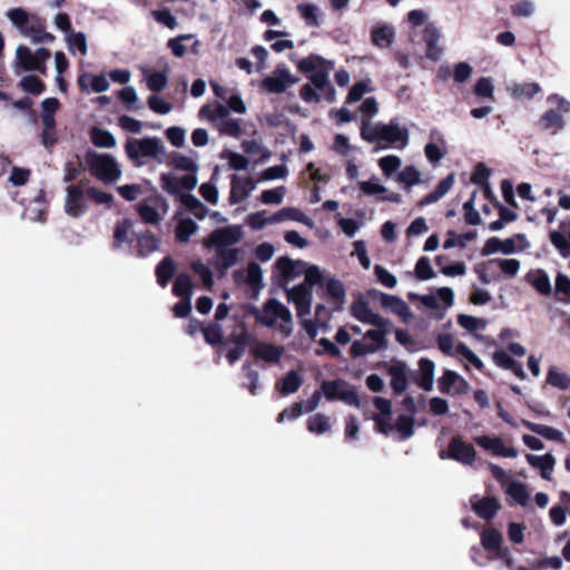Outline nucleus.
<instances>
[{"label":"nucleus","instance_id":"obj_1","mask_svg":"<svg viewBox=\"0 0 570 570\" xmlns=\"http://www.w3.org/2000/svg\"><path fill=\"white\" fill-rule=\"evenodd\" d=\"M244 232L239 225L217 228L204 240L205 247L215 252V266L223 273L234 266L240 256V249L234 247L242 240Z\"/></svg>","mask_w":570,"mask_h":570},{"label":"nucleus","instance_id":"obj_2","mask_svg":"<svg viewBox=\"0 0 570 570\" xmlns=\"http://www.w3.org/2000/svg\"><path fill=\"white\" fill-rule=\"evenodd\" d=\"M361 137L368 142L377 144V149L403 150L409 146L410 130L397 118L389 122L364 121L361 127Z\"/></svg>","mask_w":570,"mask_h":570},{"label":"nucleus","instance_id":"obj_3","mask_svg":"<svg viewBox=\"0 0 570 570\" xmlns=\"http://www.w3.org/2000/svg\"><path fill=\"white\" fill-rule=\"evenodd\" d=\"M255 318L262 325L274 328L284 338L289 337L294 332V317L291 309L276 298L267 299L259 309H256Z\"/></svg>","mask_w":570,"mask_h":570},{"label":"nucleus","instance_id":"obj_4","mask_svg":"<svg viewBox=\"0 0 570 570\" xmlns=\"http://www.w3.org/2000/svg\"><path fill=\"white\" fill-rule=\"evenodd\" d=\"M373 328L366 331L362 338L356 340L351 345V354L354 357H361L368 354H374L386 347V336L391 331L390 325H372Z\"/></svg>","mask_w":570,"mask_h":570},{"label":"nucleus","instance_id":"obj_5","mask_svg":"<svg viewBox=\"0 0 570 570\" xmlns=\"http://www.w3.org/2000/svg\"><path fill=\"white\" fill-rule=\"evenodd\" d=\"M87 164L91 173L106 184L115 183L121 176L119 164L108 154L90 153L87 156Z\"/></svg>","mask_w":570,"mask_h":570},{"label":"nucleus","instance_id":"obj_6","mask_svg":"<svg viewBox=\"0 0 570 570\" xmlns=\"http://www.w3.org/2000/svg\"><path fill=\"white\" fill-rule=\"evenodd\" d=\"M50 59L49 50L39 48L32 52L26 46H18L16 49L14 71L20 73L21 71H39L40 73L46 72V62Z\"/></svg>","mask_w":570,"mask_h":570},{"label":"nucleus","instance_id":"obj_7","mask_svg":"<svg viewBox=\"0 0 570 570\" xmlns=\"http://www.w3.org/2000/svg\"><path fill=\"white\" fill-rule=\"evenodd\" d=\"M321 390L324 396L331 402L342 401L343 403L351 406H361L360 397L357 395L356 390L345 381H324L321 384Z\"/></svg>","mask_w":570,"mask_h":570},{"label":"nucleus","instance_id":"obj_8","mask_svg":"<svg viewBox=\"0 0 570 570\" xmlns=\"http://www.w3.org/2000/svg\"><path fill=\"white\" fill-rule=\"evenodd\" d=\"M115 247L122 250H130L134 245L138 247V255L141 253L142 238L134 227V222L124 219L116 225L114 232Z\"/></svg>","mask_w":570,"mask_h":570},{"label":"nucleus","instance_id":"obj_9","mask_svg":"<svg viewBox=\"0 0 570 570\" xmlns=\"http://www.w3.org/2000/svg\"><path fill=\"white\" fill-rule=\"evenodd\" d=\"M297 82L289 69L285 66H277L275 70L262 81V87L269 94H282Z\"/></svg>","mask_w":570,"mask_h":570},{"label":"nucleus","instance_id":"obj_10","mask_svg":"<svg viewBox=\"0 0 570 570\" xmlns=\"http://www.w3.org/2000/svg\"><path fill=\"white\" fill-rule=\"evenodd\" d=\"M285 292L287 301L294 305L299 318L309 315L313 302V292L307 284L301 283L286 288Z\"/></svg>","mask_w":570,"mask_h":570},{"label":"nucleus","instance_id":"obj_11","mask_svg":"<svg viewBox=\"0 0 570 570\" xmlns=\"http://www.w3.org/2000/svg\"><path fill=\"white\" fill-rule=\"evenodd\" d=\"M441 459H451L464 465H472L476 458L473 445L464 442L460 436L453 438L446 452L440 454Z\"/></svg>","mask_w":570,"mask_h":570},{"label":"nucleus","instance_id":"obj_12","mask_svg":"<svg viewBox=\"0 0 570 570\" xmlns=\"http://www.w3.org/2000/svg\"><path fill=\"white\" fill-rule=\"evenodd\" d=\"M67 194L65 198V213L72 217L79 218L83 216L88 208V202L86 199V195L83 190L79 186L70 185L67 187Z\"/></svg>","mask_w":570,"mask_h":570},{"label":"nucleus","instance_id":"obj_13","mask_svg":"<svg viewBox=\"0 0 570 570\" xmlns=\"http://www.w3.org/2000/svg\"><path fill=\"white\" fill-rule=\"evenodd\" d=\"M197 175L195 173H186L183 176L174 174H163L160 177L161 187L171 195H178L183 190H193L197 185Z\"/></svg>","mask_w":570,"mask_h":570},{"label":"nucleus","instance_id":"obj_14","mask_svg":"<svg viewBox=\"0 0 570 570\" xmlns=\"http://www.w3.org/2000/svg\"><path fill=\"white\" fill-rule=\"evenodd\" d=\"M350 314L363 324L368 325H390V321L375 313L367 301L358 298L350 306Z\"/></svg>","mask_w":570,"mask_h":570},{"label":"nucleus","instance_id":"obj_15","mask_svg":"<svg viewBox=\"0 0 570 570\" xmlns=\"http://www.w3.org/2000/svg\"><path fill=\"white\" fill-rule=\"evenodd\" d=\"M438 386L444 394H465L470 385L466 380L452 370H445L439 379Z\"/></svg>","mask_w":570,"mask_h":570},{"label":"nucleus","instance_id":"obj_16","mask_svg":"<svg viewBox=\"0 0 570 570\" xmlns=\"http://www.w3.org/2000/svg\"><path fill=\"white\" fill-rule=\"evenodd\" d=\"M306 262L302 259H292L289 257H278L275 268L284 283H289L304 274Z\"/></svg>","mask_w":570,"mask_h":570},{"label":"nucleus","instance_id":"obj_17","mask_svg":"<svg viewBox=\"0 0 570 570\" xmlns=\"http://www.w3.org/2000/svg\"><path fill=\"white\" fill-rule=\"evenodd\" d=\"M474 442L482 449L491 452L495 456L517 458L518 451L504 444L499 436L479 435L474 438Z\"/></svg>","mask_w":570,"mask_h":570},{"label":"nucleus","instance_id":"obj_18","mask_svg":"<svg viewBox=\"0 0 570 570\" xmlns=\"http://www.w3.org/2000/svg\"><path fill=\"white\" fill-rule=\"evenodd\" d=\"M380 303L383 308L395 314L405 323L413 318L410 306L399 296L381 293Z\"/></svg>","mask_w":570,"mask_h":570},{"label":"nucleus","instance_id":"obj_19","mask_svg":"<svg viewBox=\"0 0 570 570\" xmlns=\"http://www.w3.org/2000/svg\"><path fill=\"white\" fill-rule=\"evenodd\" d=\"M441 31L433 23H425L423 30V41L426 45V57L432 61H438L443 55V47L440 46Z\"/></svg>","mask_w":570,"mask_h":570},{"label":"nucleus","instance_id":"obj_20","mask_svg":"<svg viewBox=\"0 0 570 570\" xmlns=\"http://www.w3.org/2000/svg\"><path fill=\"white\" fill-rule=\"evenodd\" d=\"M424 154L431 164H438L445 156V138L436 128L430 131V141L424 147Z\"/></svg>","mask_w":570,"mask_h":570},{"label":"nucleus","instance_id":"obj_21","mask_svg":"<svg viewBox=\"0 0 570 570\" xmlns=\"http://www.w3.org/2000/svg\"><path fill=\"white\" fill-rule=\"evenodd\" d=\"M391 387L396 394L403 393L409 385V367L402 361H392L387 366Z\"/></svg>","mask_w":570,"mask_h":570},{"label":"nucleus","instance_id":"obj_22","mask_svg":"<svg viewBox=\"0 0 570 570\" xmlns=\"http://www.w3.org/2000/svg\"><path fill=\"white\" fill-rule=\"evenodd\" d=\"M169 205L161 196L145 202V224H158L168 213Z\"/></svg>","mask_w":570,"mask_h":570},{"label":"nucleus","instance_id":"obj_23","mask_svg":"<svg viewBox=\"0 0 570 570\" xmlns=\"http://www.w3.org/2000/svg\"><path fill=\"white\" fill-rule=\"evenodd\" d=\"M230 340L234 346L228 350L226 357L230 364H234L242 357L249 342V335L242 323H239L237 328L232 333Z\"/></svg>","mask_w":570,"mask_h":570},{"label":"nucleus","instance_id":"obj_24","mask_svg":"<svg viewBox=\"0 0 570 570\" xmlns=\"http://www.w3.org/2000/svg\"><path fill=\"white\" fill-rule=\"evenodd\" d=\"M234 278L239 285L247 284L253 289H258L262 287L263 271L258 264L250 263L246 268L236 271Z\"/></svg>","mask_w":570,"mask_h":570},{"label":"nucleus","instance_id":"obj_25","mask_svg":"<svg viewBox=\"0 0 570 570\" xmlns=\"http://www.w3.org/2000/svg\"><path fill=\"white\" fill-rule=\"evenodd\" d=\"M420 301L425 307L431 309H438L440 307V302L449 308L453 305L454 293L450 287H440L435 293L420 296Z\"/></svg>","mask_w":570,"mask_h":570},{"label":"nucleus","instance_id":"obj_26","mask_svg":"<svg viewBox=\"0 0 570 570\" xmlns=\"http://www.w3.org/2000/svg\"><path fill=\"white\" fill-rule=\"evenodd\" d=\"M255 187V183L250 178L234 175L232 178L230 202L233 204L243 202Z\"/></svg>","mask_w":570,"mask_h":570},{"label":"nucleus","instance_id":"obj_27","mask_svg":"<svg viewBox=\"0 0 570 570\" xmlns=\"http://www.w3.org/2000/svg\"><path fill=\"white\" fill-rule=\"evenodd\" d=\"M497 243L498 247L491 248L492 250H499L502 254L509 255L517 252H522L527 249L530 244L527 240L524 235H517L511 238H507L504 240H500L498 238H490L489 245Z\"/></svg>","mask_w":570,"mask_h":570},{"label":"nucleus","instance_id":"obj_28","mask_svg":"<svg viewBox=\"0 0 570 570\" xmlns=\"http://www.w3.org/2000/svg\"><path fill=\"white\" fill-rule=\"evenodd\" d=\"M286 220H294L309 228H314L315 224L305 213L295 207H285L272 215V222L275 224L283 223Z\"/></svg>","mask_w":570,"mask_h":570},{"label":"nucleus","instance_id":"obj_29","mask_svg":"<svg viewBox=\"0 0 570 570\" xmlns=\"http://www.w3.org/2000/svg\"><path fill=\"white\" fill-rule=\"evenodd\" d=\"M252 353L256 358L264 362L278 363L284 353V348L274 344L257 342L255 343Z\"/></svg>","mask_w":570,"mask_h":570},{"label":"nucleus","instance_id":"obj_30","mask_svg":"<svg viewBox=\"0 0 570 570\" xmlns=\"http://www.w3.org/2000/svg\"><path fill=\"white\" fill-rule=\"evenodd\" d=\"M562 230L550 233V242L563 257H570V222L561 225Z\"/></svg>","mask_w":570,"mask_h":570},{"label":"nucleus","instance_id":"obj_31","mask_svg":"<svg viewBox=\"0 0 570 570\" xmlns=\"http://www.w3.org/2000/svg\"><path fill=\"white\" fill-rule=\"evenodd\" d=\"M471 504L476 514L483 519H491L500 509L499 501L492 497L479 498L475 495L471 499Z\"/></svg>","mask_w":570,"mask_h":570},{"label":"nucleus","instance_id":"obj_32","mask_svg":"<svg viewBox=\"0 0 570 570\" xmlns=\"http://www.w3.org/2000/svg\"><path fill=\"white\" fill-rule=\"evenodd\" d=\"M507 91L517 100L532 99L541 91V86L538 82H511Z\"/></svg>","mask_w":570,"mask_h":570},{"label":"nucleus","instance_id":"obj_33","mask_svg":"<svg viewBox=\"0 0 570 570\" xmlns=\"http://www.w3.org/2000/svg\"><path fill=\"white\" fill-rule=\"evenodd\" d=\"M297 11L308 27L317 28L322 24L323 13L318 6L303 2L297 6Z\"/></svg>","mask_w":570,"mask_h":570},{"label":"nucleus","instance_id":"obj_34","mask_svg":"<svg viewBox=\"0 0 570 570\" xmlns=\"http://www.w3.org/2000/svg\"><path fill=\"white\" fill-rule=\"evenodd\" d=\"M505 493L511 504L527 507L530 503V493L527 485L521 482L511 481L508 483Z\"/></svg>","mask_w":570,"mask_h":570},{"label":"nucleus","instance_id":"obj_35","mask_svg":"<svg viewBox=\"0 0 570 570\" xmlns=\"http://www.w3.org/2000/svg\"><path fill=\"white\" fill-rule=\"evenodd\" d=\"M525 281L532 285L540 294L550 295L552 292L549 275L543 269H532L525 275Z\"/></svg>","mask_w":570,"mask_h":570},{"label":"nucleus","instance_id":"obj_36","mask_svg":"<svg viewBox=\"0 0 570 570\" xmlns=\"http://www.w3.org/2000/svg\"><path fill=\"white\" fill-rule=\"evenodd\" d=\"M229 112L228 106L223 104L205 105L199 109V117L216 126L217 122L228 118Z\"/></svg>","mask_w":570,"mask_h":570},{"label":"nucleus","instance_id":"obj_37","mask_svg":"<svg viewBox=\"0 0 570 570\" xmlns=\"http://www.w3.org/2000/svg\"><path fill=\"white\" fill-rule=\"evenodd\" d=\"M372 41L380 48H387L392 45L395 36V29L391 24H377L372 30Z\"/></svg>","mask_w":570,"mask_h":570},{"label":"nucleus","instance_id":"obj_38","mask_svg":"<svg viewBox=\"0 0 570 570\" xmlns=\"http://www.w3.org/2000/svg\"><path fill=\"white\" fill-rule=\"evenodd\" d=\"M493 362L504 368V370H510L513 372V374L515 376H518L519 379H525V373L523 371V367L520 363H518L517 361H514L508 352L505 351H497L493 353Z\"/></svg>","mask_w":570,"mask_h":570},{"label":"nucleus","instance_id":"obj_39","mask_svg":"<svg viewBox=\"0 0 570 570\" xmlns=\"http://www.w3.org/2000/svg\"><path fill=\"white\" fill-rule=\"evenodd\" d=\"M79 86L83 90L90 89L94 92L100 94L109 89V81L107 77L102 75L92 76L90 73H83L79 77Z\"/></svg>","mask_w":570,"mask_h":570},{"label":"nucleus","instance_id":"obj_40","mask_svg":"<svg viewBox=\"0 0 570 570\" xmlns=\"http://www.w3.org/2000/svg\"><path fill=\"white\" fill-rule=\"evenodd\" d=\"M419 370H420L419 385L424 391H432L433 384H434L435 364L428 358H421L419 361Z\"/></svg>","mask_w":570,"mask_h":570},{"label":"nucleus","instance_id":"obj_41","mask_svg":"<svg viewBox=\"0 0 570 570\" xmlns=\"http://www.w3.org/2000/svg\"><path fill=\"white\" fill-rule=\"evenodd\" d=\"M333 61L326 60L317 55H309L301 59L297 62V68L303 72H316L318 70L325 69L326 67H333Z\"/></svg>","mask_w":570,"mask_h":570},{"label":"nucleus","instance_id":"obj_42","mask_svg":"<svg viewBox=\"0 0 570 570\" xmlns=\"http://www.w3.org/2000/svg\"><path fill=\"white\" fill-rule=\"evenodd\" d=\"M46 204L43 200L42 193L39 191L35 197L33 202H31L24 209L23 215L27 219L31 222L42 223L46 220L45 218Z\"/></svg>","mask_w":570,"mask_h":570},{"label":"nucleus","instance_id":"obj_43","mask_svg":"<svg viewBox=\"0 0 570 570\" xmlns=\"http://www.w3.org/2000/svg\"><path fill=\"white\" fill-rule=\"evenodd\" d=\"M454 185V174H450L446 178L439 183L435 190L426 195L421 202L420 205H431L440 200L444 195L449 193V190Z\"/></svg>","mask_w":570,"mask_h":570},{"label":"nucleus","instance_id":"obj_44","mask_svg":"<svg viewBox=\"0 0 570 570\" xmlns=\"http://www.w3.org/2000/svg\"><path fill=\"white\" fill-rule=\"evenodd\" d=\"M332 419L323 413H316L308 417L307 430L313 434H324L332 430Z\"/></svg>","mask_w":570,"mask_h":570},{"label":"nucleus","instance_id":"obj_45","mask_svg":"<svg viewBox=\"0 0 570 570\" xmlns=\"http://www.w3.org/2000/svg\"><path fill=\"white\" fill-rule=\"evenodd\" d=\"M302 376L297 371H289L277 384L281 393L284 395L293 394L302 385Z\"/></svg>","mask_w":570,"mask_h":570},{"label":"nucleus","instance_id":"obj_46","mask_svg":"<svg viewBox=\"0 0 570 570\" xmlns=\"http://www.w3.org/2000/svg\"><path fill=\"white\" fill-rule=\"evenodd\" d=\"M547 383L560 390L570 387V375L557 366H550L547 373Z\"/></svg>","mask_w":570,"mask_h":570},{"label":"nucleus","instance_id":"obj_47","mask_svg":"<svg viewBox=\"0 0 570 570\" xmlns=\"http://www.w3.org/2000/svg\"><path fill=\"white\" fill-rule=\"evenodd\" d=\"M215 127L217 128L222 136L239 138L243 134L240 119H234L228 117L217 122Z\"/></svg>","mask_w":570,"mask_h":570},{"label":"nucleus","instance_id":"obj_48","mask_svg":"<svg viewBox=\"0 0 570 570\" xmlns=\"http://www.w3.org/2000/svg\"><path fill=\"white\" fill-rule=\"evenodd\" d=\"M169 68L166 66L163 70L151 72L146 78V83L149 90L158 92L161 91L168 82Z\"/></svg>","mask_w":570,"mask_h":570},{"label":"nucleus","instance_id":"obj_49","mask_svg":"<svg viewBox=\"0 0 570 570\" xmlns=\"http://www.w3.org/2000/svg\"><path fill=\"white\" fill-rule=\"evenodd\" d=\"M175 273V264L170 257H165L156 268L157 282L166 286Z\"/></svg>","mask_w":570,"mask_h":570},{"label":"nucleus","instance_id":"obj_50","mask_svg":"<svg viewBox=\"0 0 570 570\" xmlns=\"http://www.w3.org/2000/svg\"><path fill=\"white\" fill-rule=\"evenodd\" d=\"M174 294L180 298H191L193 282L187 274H179L174 283Z\"/></svg>","mask_w":570,"mask_h":570},{"label":"nucleus","instance_id":"obj_51","mask_svg":"<svg viewBox=\"0 0 570 570\" xmlns=\"http://www.w3.org/2000/svg\"><path fill=\"white\" fill-rule=\"evenodd\" d=\"M540 122L543 128L553 129L554 132H557L564 126V120H563L562 115L554 109H550V110L546 111L541 116Z\"/></svg>","mask_w":570,"mask_h":570},{"label":"nucleus","instance_id":"obj_52","mask_svg":"<svg viewBox=\"0 0 570 570\" xmlns=\"http://www.w3.org/2000/svg\"><path fill=\"white\" fill-rule=\"evenodd\" d=\"M491 264L495 265L508 277H514L521 267V263L515 258H494Z\"/></svg>","mask_w":570,"mask_h":570},{"label":"nucleus","instance_id":"obj_53","mask_svg":"<svg viewBox=\"0 0 570 570\" xmlns=\"http://www.w3.org/2000/svg\"><path fill=\"white\" fill-rule=\"evenodd\" d=\"M458 323L464 330L471 333H475L476 331L485 330L488 322L483 318H478L466 314H460L458 316Z\"/></svg>","mask_w":570,"mask_h":570},{"label":"nucleus","instance_id":"obj_54","mask_svg":"<svg viewBox=\"0 0 570 570\" xmlns=\"http://www.w3.org/2000/svg\"><path fill=\"white\" fill-rule=\"evenodd\" d=\"M91 140L92 142L100 148H112L116 146V139L114 135L100 128H94L91 130Z\"/></svg>","mask_w":570,"mask_h":570},{"label":"nucleus","instance_id":"obj_55","mask_svg":"<svg viewBox=\"0 0 570 570\" xmlns=\"http://www.w3.org/2000/svg\"><path fill=\"white\" fill-rule=\"evenodd\" d=\"M396 179L405 187H412L420 184L421 174L414 166H406L397 174Z\"/></svg>","mask_w":570,"mask_h":570},{"label":"nucleus","instance_id":"obj_56","mask_svg":"<svg viewBox=\"0 0 570 570\" xmlns=\"http://www.w3.org/2000/svg\"><path fill=\"white\" fill-rule=\"evenodd\" d=\"M198 225L190 218H183L179 220L176 228V236L180 242H188L189 238L197 232Z\"/></svg>","mask_w":570,"mask_h":570},{"label":"nucleus","instance_id":"obj_57","mask_svg":"<svg viewBox=\"0 0 570 570\" xmlns=\"http://www.w3.org/2000/svg\"><path fill=\"white\" fill-rule=\"evenodd\" d=\"M67 43L71 52L79 51L81 55H86L88 51L87 38L83 32H69Z\"/></svg>","mask_w":570,"mask_h":570},{"label":"nucleus","instance_id":"obj_58","mask_svg":"<svg viewBox=\"0 0 570 570\" xmlns=\"http://www.w3.org/2000/svg\"><path fill=\"white\" fill-rule=\"evenodd\" d=\"M402 166V159L396 155H387L379 160V167L386 177H391Z\"/></svg>","mask_w":570,"mask_h":570},{"label":"nucleus","instance_id":"obj_59","mask_svg":"<svg viewBox=\"0 0 570 570\" xmlns=\"http://www.w3.org/2000/svg\"><path fill=\"white\" fill-rule=\"evenodd\" d=\"M179 199L181 204L188 208L196 217H205V207L203 204L191 194H180Z\"/></svg>","mask_w":570,"mask_h":570},{"label":"nucleus","instance_id":"obj_60","mask_svg":"<svg viewBox=\"0 0 570 570\" xmlns=\"http://www.w3.org/2000/svg\"><path fill=\"white\" fill-rule=\"evenodd\" d=\"M286 195V187L278 186L273 189H266L261 194V200L268 205H279Z\"/></svg>","mask_w":570,"mask_h":570},{"label":"nucleus","instance_id":"obj_61","mask_svg":"<svg viewBox=\"0 0 570 570\" xmlns=\"http://www.w3.org/2000/svg\"><path fill=\"white\" fill-rule=\"evenodd\" d=\"M502 541V537L499 531L494 529H487L481 534L482 546L491 551L499 549Z\"/></svg>","mask_w":570,"mask_h":570},{"label":"nucleus","instance_id":"obj_62","mask_svg":"<svg viewBox=\"0 0 570 570\" xmlns=\"http://www.w3.org/2000/svg\"><path fill=\"white\" fill-rule=\"evenodd\" d=\"M438 346H439V350L445 354V355H449V356H456V346H458V343L455 341V338L451 335V334H440L438 335Z\"/></svg>","mask_w":570,"mask_h":570},{"label":"nucleus","instance_id":"obj_63","mask_svg":"<svg viewBox=\"0 0 570 570\" xmlns=\"http://www.w3.org/2000/svg\"><path fill=\"white\" fill-rule=\"evenodd\" d=\"M556 294L560 301L570 302V278L562 273L556 276Z\"/></svg>","mask_w":570,"mask_h":570},{"label":"nucleus","instance_id":"obj_64","mask_svg":"<svg viewBox=\"0 0 570 570\" xmlns=\"http://www.w3.org/2000/svg\"><path fill=\"white\" fill-rule=\"evenodd\" d=\"M414 272H415V276L420 281L432 279L435 276V274L432 269L430 259L425 256H422L419 258V261L415 264Z\"/></svg>","mask_w":570,"mask_h":570}]
</instances>
